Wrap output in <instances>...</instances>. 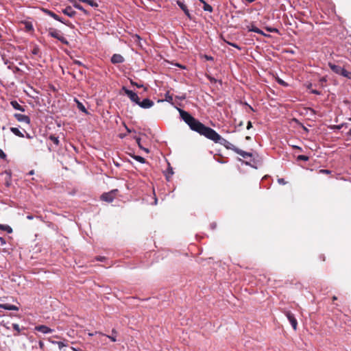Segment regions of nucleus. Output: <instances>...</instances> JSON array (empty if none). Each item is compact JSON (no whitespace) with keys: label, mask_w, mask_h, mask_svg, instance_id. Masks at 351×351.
Segmentation results:
<instances>
[{"label":"nucleus","mask_w":351,"mask_h":351,"mask_svg":"<svg viewBox=\"0 0 351 351\" xmlns=\"http://www.w3.org/2000/svg\"><path fill=\"white\" fill-rule=\"evenodd\" d=\"M1 308L9 311H19L18 306L10 304H3V305L1 306Z\"/></svg>","instance_id":"2eb2a0df"},{"label":"nucleus","mask_w":351,"mask_h":351,"mask_svg":"<svg viewBox=\"0 0 351 351\" xmlns=\"http://www.w3.org/2000/svg\"><path fill=\"white\" fill-rule=\"evenodd\" d=\"M0 242L1 245H3L5 243V241L3 237H0Z\"/></svg>","instance_id":"a18cd8bd"},{"label":"nucleus","mask_w":351,"mask_h":351,"mask_svg":"<svg viewBox=\"0 0 351 351\" xmlns=\"http://www.w3.org/2000/svg\"><path fill=\"white\" fill-rule=\"evenodd\" d=\"M285 313L287 319L290 322L293 328L295 330L297 329L298 322L294 315L291 311H286Z\"/></svg>","instance_id":"39448f33"},{"label":"nucleus","mask_w":351,"mask_h":351,"mask_svg":"<svg viewBox=\"0 0 351 351\" xmlns=\"http://www.w3.org/2000/svg\"><path fill=\"white\" fill-rule=\"evenodd\" d=\"M252 128V122L250 121L247 122V130H250V128Z\"/></svg>","instance_id":"a19ab883"},{"label":"nucleus","mask_w":351,"mask_h":351,"mask_svg":"<svg viewBox=\"0 0 351 351\" xmlns=\"http://www.w3.org/2000/svg\"><path fill=\"white\" fill-rule=\"evenodd\" d=\"M48 32H49V35L51 37L58 39L62 43H63L64 45H68L69 44L68 40L63 36H62L60 34V32L58 30L50 27L48 29Z\"/></svg>","instance_id":"f03ea898"},{"label":"nucleus","mask_w":351,"mask_h":351,"mask_svg":"<svg viewBox=\"0 0 351 351\" xmlns=\"http://www.w3.org/2000/svg\"><path fill=\"white\" fill-rule=\"evenodd\" d=\"M43 11L45 14H47V15H49V12H51V10H47V9H44V8L43 9Z\"/></svg>","instance_id":"de8ad7c7"},{"label":"nucleus","mask_w":351,"mask_h":351,"mask_svg":"<svg viewBox=\"0 0 351 351\" xmlns=\"http://www.w3.org/2000/svg\"><path fill=\"white\" fill-rule=\"evenodd\" d=\"M49 16H51L55 20L65 24L66 25H67L69 27H73V25H71V23L70 22H69V21H66V22L64 21L58 15H57L56 13H54L52 11L49 12Z\"/></svg>","instance_id":"1a4fd4ad"},{"label":"nucleus","mask_w":351,"mask_h":351,"mask_svg":"<svg viewBox=\"0 0 351 351\" xmlns=\"http://www.w3.org/2000/svg\"><path fill=\"white\" fill-rule=\"evenodd\" d=\"M117 334V332L115 329L112 330V335H106L108 338H109L112 341L115 342L117 341L116 335Z\"/></svg>","instance_id":"4be33fe9"},{"label":"nucleus","mask_w":351,"mask_h":351,"mask_svg":"<svg viewBox=\"0 0 351 351\" xmlns=\"http://www.w3.org/2000/svg\"><path fill=\"white\" fill-rule=\"evenodd\" d=\"M157 203V199H155V204Z\"/></svg>","instance_id":"338daca9"},{"label":"nucleus","mask_w":351,"mask_h":351,"mask_svg":"<svg viewBox=\"0 0 351 351\" xmlns=\"http://www.w3.org/2000/svg\"><path fill=\"white\" fill-rule=\"evenodd\" d=\"M69 1H70L71 3H72L73 4V3H75V2H76L75 0H69Z\"/></svg>","instance_id":"13d9d810"},{"label":"nucleus","mask_w":351,"mask_h":351,"mask_svg":"<svg viewBox=\"0 0 351 351\" xmlns=\"http://www.w3.org/2000/svg\"><path fill=\"white\" fill-rule=\"evenodd\" d=\"M62 12L64 14L69 17H73L76 14V12L74 11L70 5L66 6Z\"/></svg>","instance_id":"f8f14e48"},{"label":"nucleus","mask_w":351,"mask_h":351,"mask_svg":"<svg viewBox=\"0 0 351 351\" xmlns=\"http://www.w3.org/2000/svg\"><path fill=\"white\" fill-rule=\"evenodd\" d=\"M72 349L74 350V351H80V349H77V348H72Z\"/></svg>","instance_id":"5fc2aeb1"},{"label":"nucleus","mask_w":351,"mask_h":351,"mask_svg":"<svg viewBox=\"0 0 351 351\" xmlns=\"http://www.w3.org/2000/svg\"><path fill=\"white\" fill-rule=\"evenodd\" d=\"M228 44L229 45H231V46H232V47H235V48H237V49H241V48H240V47H239L236 43H229V42H228Z\"/></svg>","instance_id":"4c0bfd02"},{"label":"nucleus","mask_w":351,"mask_h":351,"mask_svg":"<svg viewBox=\"0 0 351 351\" xmlns=\"http://www.w3.org/2000/svg\"><path fill=\"white\" fill-rule=\"evenodd\" d=\"M278 181L281 184H286V182L285 181V180L283 178H279L278 180Z\"/></svg>","instance_id":"ea45409f"},{"label":"nucleus","mask_w":351,"mask_h":351,"mask_svg":"<svg viewBox=\"0 0 351 351\" xmlns=\"http://www.w3.org/2000/svg\"><path fill=\"white\" fill-rule=\"evenodd\" d=\"M38 346L40 349H44V348H45V344H44L43 341H39Z\"/></svg>","instance_id":"58836bf2"},{"label":"nucleus","mask_w":351,"mask_h":351,"mask_svg":"<svg viewBox=\"0 0 351 351\" xmlns=\"http://www.w3.org/2000/svg\"><path fill=\"white\" fill-rule=\"evenodd\" d=\"M136 104L143 108H149L152 107L154 104L149 99H144L142 101H141L139 99Z\"/></svg>","instance_id":"423d86ee"},{"label":"nucleus","mask_w":351,"mask_h":351,"mask_svg":"<svg viewBox=\"0 0 351 351\" xmlns=\"http://www.w3.org/2000/svg\"><path fill=\"white\" fill-rule=\"evenodd\" d=\"M247 29L249 32H256V33H258L259 34H261V35H265V34L263 33V32L258 29V27H255L254 25H252L250 26H247Z\"/></svg>","instance_id":"dca6fc26"},{"label":"nucleus","mask_w":351,"mask_h":351,"mask_svg":"<svg viewBox=\"0 0 351 351\" xmlns=\"http://www.w3.org/2000/svg\"><path fill=\"white\" fill-rule=\"evenodd\" d=\"M245 138H246V140H250V136H247L245 137Z\"/></svg>","instance_id":"680f3d73"},{"label":"nucleus","mask_w":351,"mask_h":351,"mask_svg":"<svg viewBox=\"0 0 351 351\" xmlns=\"http://www.w3.org/2000/svg\"><path fill=\"white\" fill-rule=\"evenodd\" d=\"M134 159L140 162L141 163H145V159L143 157L140 156H134Z\"/></svg>","instance_id":"7c9ffc66"},{"label":"nucleus","mask_w":351,"mask_h":351,"mask_svg":"<svg viewBox=\"0 0 351 351\" xmlns=\"http://www.w3.org/2000/svg\"><path fill=\"white\" fill-rule=\"evenodd\" d=\"M234 152L238 154L239 155H240L241 156H242L244 158H247L248 157L252 156V154L251 153L245 152L242 149H239L238 147H237Z\"/></svg>","instance_id":"ddd939ff"},{"label":"nucleus","mask_w":351,"mask_h":351,"mask_svg":"<svg viewBox=\"0 0 351 351\" xmlns=\"http://www.w3.org/2000/svg\"><path fill=\"white\" fill-rule=\"evenodd\" d=\"M207 59L209 60V59H213L211 57H207Z\"/></svg>","instance_id":"69168bd1"},{"label":"nucleus","mask_w":351,"mask_h":351,"mask_svg":"<svg viewBox=\"0 0 351 351\" xmlns=\"http://www.w3.org/2000/svg\"><path fill=\"white\" fill-rule=\"evenodd\" d=\"M328 66L334 73L338 75L340 73L341 69H342L341 66L336 65L332 62H328Z\"/></svg>","instance_id":"4468645a"},{"label":"nucleus","mask_w":351,"mask_h":351,"mask_svg":"<svg viewBox=\"0 0 351 351\" xmlns=\"http://www.w3.org/2000/svg\"><path fill=\"white\" fill-rule=\"evenodd\" d=\"M348 134L351 136V129L348 131Z\"/></svg>","instance_id":"052dcab7"},{"label":"nucleus","mask_w":351,"mask_h":351,"mask_svg":"<svg viewBox=\"0 0 351 351\" xmlns=\"http://www.w3.org/2000/svg\"><path fill=\"white\" fill-rule=\"evenodd\" d=\"M88 335H89V336H93V333H88Z\"/></svg>","instance_id":"0e129e2a"},{"label":"nucleus","mask_w":351,"mask_h":351,"mask_svg":"<svg viewBox=\"0 0 351 351\" xmlns=\"http://www.w3.org/2000/svg\"><path fill=\"white\" fill-rule=\"evenodd\" d=\"M38 52H39V49L38 47H35L32 50V53L34 55L38 54Z\"/></svg>","instance_id":"e433bc0d"},{"label":"nucleus","mask_w":351,"mask_h":351,"mask_svg":"<svg viewBox=\"0 0 351 351\" xmlns=\"http://www.w3.org/2000/svg\"><path fill=\"white\" fill-rule=\"evenodd\" d=\"M136 141L138 145V147H140V149H143L144 151H145L147 153L149 152V149H146L145 147H143L142 145H141V138L139 137H136Z\"/></svg>","instance_id":"393cba45"},{"label":"nucleus","mask_w":351,"mask_h":351,"mask_svg":"<svg viewBox=\"0 0 351 351\" xmlns=\"http://www.w3.org/2000/svg\"><path fill=\"white\" fill-rule=\"evenodd\" d=\"M165 100L168 102L172 103L173 102V97L171 95H169V93H167L165 95Z\"/></svg>","instance_id":"2f4dec72"},{"label":"nucleus","mask_w":351,"mask_h":351,"mask_svg":"<svg viewBox=\"0 0 351 351\" xmlns=\"http://www.w3.org/2000/svg\"><path fill=\"white\" fill-rule=\"evenodd\" d=\"M339 75L351 80V72L348 71L344 68L341 69L340 73Z\"/></svg>","instance_id":"a211bd4d"},{"label":"nucleus","mask_w":351,"mask_h":351,"mask_svg":"<svg viewBox=\"0 0 351 351\" xmlns=\"http://www.w3.org/2000/svg\"><path fill=\"white\" fill-rule=\"evenodd\" d=\"M118 193L117 189H114L108 193H104L101 196V199L107 202H112Z\"/></svg>","instance_id":"7ed1b4c3"},{"label":"nucleus","mask_w":351,"mask_h":351,"mask_svg":"<svg viewBox=\"0 0 351 351\" xmlns=\"http://www.w3.org/2000/svg\"><path fill=\"white\" fill-rule=\"evenodd\" d=\"M10 104L14 109L20 110L21 112L25 111V108L22 106H21L16 101H12Z\"/></svg>","instance_id":"f3484780"},{"label":"nucleus","mask_w":351,"mask_h":351,"mask_svg":"<svg viewBox=\"0 0 351 351\" xmlns=\"http://www.w3.org/2000/svg\"><path fill=\"white\" fill-rule=\"evenodd\" d=\"M350 120L351 121V119H350Z\"/></svg>","instance_id":"774afa93"},{"label":"nucleus","mask_w":351,"mask_h":351,"mask_svg":"<svg viewBox=\"0 0 351 351\" xmlns=\"http://www.w3.org/2000/svg\"><path fill=\"white\" fill-rule=\"evenodd\" d=\"M20 71V69L17 66H15L14 69V72L16 73V72H18Z\"/></svg>","instance_id":"3c124183"},{"label":"nucleus","mask_w":351,"mask_h":351,"mask_svg":"<svg viewBox=\"0 0 351 351\" xmlns=\"http://www.w3.org/2000/svg\"><path fill=\"white\" fill-rule=\"evenodd\" d=\"M0 230L6 231L8 233L12 232V228L8 225L0 224Z\"/></svg>","instance_id":"6ab92c4d"},{"label":"nucleus","mask_w":351,"mask_h":351,"mask_svg":"<svg viewBox=\"0 0 351 351\" xmlns=\"http://www.w3.org/2000/svg\"><path fill=\"white\" fill-rule=\"evenodd\" d=\"M173 174V168L169 166L167 169V173L166 175L167 179L169 180V178Z\"/></svg>","instance_id":"bb28decb"},{"label":"nucleus","mask_w":351,"mask_h":351,"mask_svg":"<svg viewBox=\"0 0 351 351\" xmlns=\"http://www.w3.org/2000/svg\"><path fill=\"white\" fill-rule=\"evenodd\" d=\"M27 217L29 219H32L33 218L32 216H31V215H28Z\"/></svg>","instance_id":"4d7b16f0"},{"label":"nucleus","mask_w":351,"mask_h":351,"mask_svg":"<svg viewBox=\"0 0 351 351\" xmlns=\"http://www.w3.org/2000/svg\"><path fill=\"white\" fill-rule=\"evenodd\" d=\"M77 108L82 112L87 113L85 106L80 101H77Z\"/></svg>","instance_id":"a878e982"},{"label":"nucleus","mask_w":351,"mask_h":351,"mask_svg":"<svg viewBox=\"0 0 351 351\" xmlns=\"http://www.w3.org/2000/svg\"><path fill=\"white\" fill-rule=\"evenodd\" d=\"M178 111L182 119L189 125L191 130L197 132L215 143H219L224 146L227 149L235 152L237 147L223 138L215 130L206 126L199 120L191 115L188 112L180 108H178Z\"/></svg>","instance_id":"f257e3e1"},{"label":"nucleus","mask_w":351,"mask_h":351,"mask_svg":"<svg viewBox=\"0 0 351 351\" xmlns=\"http://www.w3.org/2000/svg\"><path fill=\"white\" fill-rule=\"evenodd\" d=\"M73 64H77V65H79V66H82V65H83V64H82L80 61H79V60H74V61H73Z\"/></svg>","instance_id":"79ce46f5"},{"label":"nucleus","mask_w":351,"mask_h":351,"mask_svg":"<svg viewBox=\"0 0 351 351\" xmlns=\"http://www.w3.org/2000/svg\"><path fill=\"white\" fill-rule=\"evenodd\" d=\"M277 81H278V82L280 84H281V85H282V86H287L288 85L286 82H285L282 80H281V79H280V78H278V79L277 80Z\"/></svg>","instance_id":"f704fd0d"},{"label":"nucleus","mask_w":351,"mask_h":351,"mask_svg":"<svg viewBox=\"0 0 351 351\" xmlns=\"http://www.w3.org/2000/svg\"><path fill=\"white\" fill-rule=\"evenodd\" d=\"M343 124H341V125H335L333 128H336L337 130H340V129H341L343 128Z\"/></svg>","instance_id":"37998d69"},{"label":"nucleus","mask_w":351,"mask_h":351,"mask_svg":"<svg viewBox=\"0 0 351 351\" xmlns=\"http://www.w3.org/2000/svg\"><path fill=\"white\" fill-rule=\"evenodd\" d=\"M177 4L180 8V9L184 12V14L187 16L189 19H191V15L189 12V10L186 6V5L184 3V1L180 0H177Z\"/></svg>","instance_id":"0eeeda50"},{"label":"nucleus","mask_w":351,"mask_h":351,"mask_svg":"<svg viewBox=\"0 0 351 351\" xmlns=\"http://www.w3.org/2000/svg\"><path fill=\"white\" fill-rule=\"evenodd\" d=\"M73 7L82 11L86 14H88L87 11L80 4L77 3V2H75V3H73Z\"/></svg>","instance_id":"5701e85b"},{"label":"nucleus","mask_w":351,"mask_h":351,"mask_svg":"<svg viewBox=\"0 0 351 351\" xmlns=\"http://www.w3.org/2000/svg\"><path fill=\"white\" fill-rule=\"evenodd\" d=\"M53 343H57L59 346L60 348H62V347L65 346V345L64 344V343L61 342V341H58V342H55V341H52Z\"/></svg>","instance_id":"c9c22d12"},{"label":"nucleus","mask_w":351,"mask_h":351,"mask_svg":"<svg viewBox=\"0 0 351 351\" xmlns=\"http://www.w3.org/2000/svg\"><path fill=\"white\" fill-rule=\"evenodd\" d=\"M14 117L17 119V121H19L20 122H24L26 123H30V119L27 115L21 114H15Z\"/></svg>","instance_id":"9b49d317"},{"label":"nucleus","mask_w":351,"mask_h":351,"mask_svg":"<svg viewBox=\"0 0 351 351\" xmlns=\"http://www.w3.org/2000/svg\"><path fill=\"white\" fill-rule=\"evenodd\" d=\"M25 29L27 31H32L34 29L32 24L30 22H26Z\"/></svg>","instance_id":"c85d7f7f"},{"label":"nucleus","mask_w":351,"mask_h":351,"mask_svg":"<svg viewBox=\"0 0 351 351\" xmlns=\"http://www.w3.org/2000/svg\"><path fill=\"white\" fill-rule=\"evenodd\" d=\"M200 1L204 3L203 9L204 11H208L209 12H213V8L210 5L208 4L206 2H205L203 0H200Z\"/></svg>","instance_id":"aec40b11"},{"label":"nucleus","mask_w":351,"mask_h":351,"mask_svg":"<svg viewBox=\"0 0 351 351\" xmlns=\"http://www.w3.org/2000/svg\"><path fill=\"white\" fill-rule=\"evenodd\" d=\"M10 131L17 136H19V137L24 136L23 134H22V132L16 128H11Z\"/></svg>","instance_id":"412c9836"},{"label":"nucleus","mask_w":351,"mask_h":351,"mask_svg":"<svg viewBox=\"0 0 351 351\" xmlns=\"http://www.w3.org/2000/svg\"><path fill=\"white\" fill-rule=\"evenodd\" d=\"M267 30L269 32H278V30L276 28L267 27Z\"/></svg>","instance_id":"72a5a7b5"},{"label":"nucleus","mask_w":351,"mask_h":351,"mask_svg":"<svg viewBox=\"0 0 351 351\" xmlns=\"http://www.w3.org/2000/svg\"><path fill=\"white\" fill-rule=\"evenodd\" d=\"M124 58L120 55L115 53L111 58V62L112 64H119L124 62Z\"/></svg>","instance_id":"9d476101"},{"label":"nucleus","mask_w":351,"mask_h":351,"mask_svg":"<svg viewBox=\"0 0 351 351\" xmlns=\"http://www.w3.org/2000/svg\"><path fill=\"white\" fill-rule=\"evenodd\" d=\"M308 159H309V158L307 156H304V155H299L297 157L298 160L307 161V160H308Z\"/></svg>","instance_id":"c756f323"},{"label":"nucleus","mask_w":351,"mask_h":351,"mask_svg":"<svg viewBox=\"0 0 351 351\" xmlns=\"http://www.w3.org/2000/svg\"><path fill=\"white\" fill-rule=\"evenodd\" d=\"M34 329L38 332L44 334L51 333L53 332V330L45 325H38L35 326Z\"/></svg>","instance_id":"6e6552de"},{"label":"nucleus","mask_w":351,"mask_h":351,"mask_svg":"<svg viewBox=\"0 0 351 351\" xmlns=\"http://www.w3.org/2000/svg\"><path fill=\"white\" fill-rule=\"evenodd\" d=\"M6 157V154L3 152V151L1 149H0V158L5 160Z\"/></svg>","instance_id":"473e14b6"},{"label":"nucleus","mask_w":351,"mask_h":351,"mask_svg":"<svg viewBox=\"0 0 351 351\" xmlns=\"http://www.w3.org/2000/svg\"><path fill=\"white\" fill-rule=\"evenodd\" d=\"M69 1H70L71 3H72L73 4V3H75V2H76L75 0H69Z\"/></svg>","instance_id":"bf43d9fd"},{"label":"nucleus","mask_w":351,"mask_h":351,"mask_svg":"<svg viewBox=\"0 0 351 351\" xmlns=\"http://www.w3.org/2000/svg\"><path fill=\"white\" fill-rule=\"evenodd\" d=\"M337 300V298L336 296H333L332 297V300L335 301V300Z\"/></svg>","instance_id":"6e6d98bb"},{"label":"nucleus","mask_w":351,"mask_h":351,"mask_svg":"<svg viewBox=\"0 0 351 351\" xmlns=\"http://www.w3.org/2000/svg\"><path fill=\"white\" fill-rule=\"evenodd\" d=\"M122 90L124 91L125 95H127V96L130 99V100L132 101H133L136 104H137L138 102V100L140 98L138 97V96L137 95V94L136 93L128 89L125 86L122 87Z\"/></svg>","instance_id":"20e7f679"},{"label":"nucleus","mask_w":351,"mask_h":351,"mask_svg":"<svg viewBox=\"0 0 351 351\" xmlns=\"http://www.w3.org/2000/svg\"><path fill=\"white\" fill-rule=\"evenodd\" d=\"M104 258V257H102V258H98V260L101 261V260H103Z\"/></svg>","instance_id":"e2e57ef3"},{"label":"nucleus","mask_w":351,"mask_h":351,"mask_svg":"<svg viewBox=\"0 0 351 351\" xmlns=\"http://www.w3.org/2000/svg\"><path fill=\"white\" fill-rule=\"evenodd\" d=\"M12 328L14 330H16L17 332L16 334H15L14 335L15 336H17L19 335L20 333V328H19V325L18 324H12Z\"/></svg>","instance_id":"cd10ccee"},{"label":"nucleus","mask_w":351,"mask_h":351,"mask_svg":"<svg viewBox=\"0 0 351 351\" xmlns=\"http://www.w3.org/2000/svg\"><path fill=\"white\" fill-rule=\"evenodd\" d=\"M292 147H293V149H298V150H299V151H302V147H299V146H297V145H293Z\"/></svg>","instance_id":"c03bdc74"},{"label":"nucleus","mask_w":351,"mask_h":351,"mask_svg":"<svg viewBox=\"0 0 351 351\" xmlns=\"http://www.w3.org/2000/svg\"><path fill=\"white\" fill-rule=\"evenodd\" d=\"M208 79L211 82H216V80L212 77L208 76Z\"/></svg>","instance_id":"09e8293b"},{"label":"nucleus","mask_w":351,"mask_h":351,"mask_svg":"<svg viewBox=\"0 0 351 351\" xmlns=\"http://www.w3.org/2000/svg\"><path fill=\"white\" fill-rule=\"evenodd\" d=\"M312 93L315 94V95H319L320 94V92L317 90H312Z\"/></svg>","instance_id":"8fccbe9b"},{"label":"nucleus","mask_w":351,"mask_h":351,"mask_svg":"<svg viewBox=\"0 0 351 351\" xmlns=\"http://www.w3.org/2000/svg\"><path fill=\"white\" fill-rule=\"evenodd\" d=\"M131 84H132V85H135V86H137V87H138V88H140V87H142V86H143V85H138V84L134 83L133 81H131Z\"/></svg>","instance_id":"49530a36"},{"label":"nucleus","mask_w":351,"mask_h":351,"mask_svg":"<svg viewBox=\"0 0 351 351\" xmlns=\"http://www.w3.org/2000/svg\"><path fill=\"white\" fill-rule=\"evenodd\" d=\"M323 172H325L326 173H330L328 170H322Z\"/></svg>","instance_id":"864d4df0"},{"label":"nucleus","mask_w":351,"mask_h":351,"mask_svg":"<svg viewBox=\"0 0 351 351\" xmlns=\"http://www.w3.org/2000/svg\"><path fill=\"white\" fill-rule=\"evenodd\" d=\"M55 145H58L59 143H60V141L58 140V138L53 136V135H51L49 138Z\"/></svg>","instance_id":"b1692460"},{"label":"nucleus","mask_w":351,"mask_h":351,"mask_svg":"<svg viewBox=\"0 0 351 351\" xmlns=\"http://www.w3.org/2000/svg\"><path fill=\"white\" fill-rule=\"evenodd\" d=\"M29 175H34V170H31L29 173Z\"/></svg>","instance_id":"603ef678"}]
</instances>
